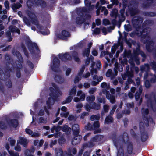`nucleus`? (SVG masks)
<instances>
[{
    "instance_id": "obj_1",
    "label": "nucleus",
    "mask_w": 156,
    "mask_h": 156,
    "mask_svg": "<svg viewBox=\"0 0 156 156\" xmlns=\"http://www.w3.org/2000/svg\"><path fill=\"white\" fill-rule=\"evenodd\" d=\"M4 73L0 68V79L5 82L6 86L9 88L12 87V83L11 80L9 79L10 77V72H12V69L9 66H7L5 68Z\"/></svg>"
},
{
    "instance_id": "obj_2",
    "label": "nucleus",
    "mask_w": 156,
    "mask_h": 156,
    "mask_svg": "<svg viewBox=\"0 0 156 156\" xmlns=\"http://www.w3.org/2000/svg\"><path fill=\"white\" fill-rule=\"evenodd\" d=\"M27 15L31 20H30L27 17L24 16L23 18V20L24 23L27 25L30 26L31 23L32 24L36 26L37 28L39 29L42 30V28L43 27L39 24L37 18L35 14L33 12L29 11L27 13Z\"/></svg>"
},
{
    "instance_id": "obj_3",
    "label": "nucleus",
    "mask_w": 156,
    "mask_h": 156,
    "mask_svg": "<svg viewBox=\"0 0 156 156\" xmlns=\"http://www.w3.org/2000/svg\"><path fill=\"white\" fill-rule=\"evenodd\" d=\"M25 43L29 51L33 56L36 55L34 49V47L38 54L40 52V50L37 44L35 42H32L30 39H27L26 40Z\"/></svg>"
},
{
    "instance_id": "obj_4",
    "label": "nucleus",
    "mask_w": 156,
    "mask_h": 156,
    "mask_svg": "<svg viewBox=\"0 0 156 156\" xmlns=\"http://www.w3.org/2000/svg\"><path fill=\"white\" fill-rule=\"evenodd\" d=\"M16 55L20 62V63L18 64L19 66H17L16 67V77L18 78H20L21 76L20 70L23 68L21 63H23V60L20 53L19 51H16Z\"/></svg>"
},
{
    "instance_id": "obj_5",
    "label": "nucleus",
    "mask_w": 156,
    "mask_h": 156,
    "mask_svg": "<svg viewBox=\"0 0 156 156\" xmlns=\"http://www.w3.org/2000/svg\"><path fill=\"white\" fill-rule=\"evenodd\" d=\"M52 87H50L49 88L50 92L49 98H58V96L60 91L59 87L54 83H51Z\"/></svg>"
},
{
    "instance_id": "obj_6",
    "label": "nucleus",
    "mask_w": 156,
    "mask_h": 156,
    "mask_svg": "<svg viewBox=\"0 0 156 156\" xmlns=\"http://www.w3.org/2000/svg\"><path fill=\"white\" fill-rule=\"evenodd\" d=\"M136 30H138L137 29ZM151 30V28L149 27L143 28L142 31H140L139 33L138 32L139 31L137 30L136 33L137 34H136V35L138 36H141V39H145L146 38L150 39V37L149 34Z\"/></svg>"
},
{
    "instance_id": "obj_7",
    "label": "nucleus",
    "mask_w": 156,
    "mask_h": 156,
    "mask_svg": "<svg viewBox=\"0 0 156 156\" xmlns=\"http://www.w3.org/2000/svg\"><path fill=\"white\" fill-rule=\"evenodd\" d=\"M143 21V18L140 16L134 17L132 20L133 27L137 30L141 29Z\"/></svg>"
},
{
    "instance_id": "obj_8",
    "label": "nucleus",
    "mask_w": 156,
    "mask_h": 156,
    "mask_svg": "<svg viewBox=\"0 0 156 156\" xmlns=\"http://www.w3.org/2000/svg\"><path fill=\"white\" fill-rule=\"evenodd\" d=\"M141 42L144 44H146V48L147 51L150 52L152 51L153 47L154 46V43L152 40H149L147 39H141Z\"/></svg>"
},
{
    "instance_id": "obj_9",
    "label": "nucleus",
    "mask_w": 156,
    "mask_h": 156,
    "mask_svg": "<svg viewBox=\"0 0 156 156\" xmlns=\"http://www.w3.org/2000/svg\"><path fill=\"white\" fill-rule=\"evenodd\" d=\"M60 63V61L57 57H55L54 58L52 61V65L51 66L52 70L55 72H58Z\"/></svg>"
},
{
    "instance_id": "obj_10",
    "label": "nucleus",
    "mask_w": 156,
    "mask_h": 156,
    "mask_svg": "<svg viewBox=\"0 0 156 156\" xmlns=\"http://www.w3.org/2000/svg\"><path fill=\"white\" fill-rule=\"evenodd\" d=\"M58 56L59 58L62 61L66 62L67 61H71L72 60V56L68 52H66L64 53H62L59 54Z\"/></svg>"
},
{
    "instance_id": "obj_11",
    "label": "nucleus",
    "mask_w": 156,
    "mask_h": 156,
    "mask_svg": "<svg viewBox=\"0 0 156 156\" xmlns=\"http://www.w3.org/2000/svg\"><path fill=\"white\" fill-rule=\"evenodd\" d=\"M70 36V33L66 30H62L60 34H58L57 37L59 39L63 40L67 39L68 37Z\"/></svg>"
},
{
    "instance_id": "obj_12",
    "label": "nucleus",
    "mask_w": 156,
    "mask_h": 156,
    "mask_svg": "<svg viewBox=\"0 0 156 156\" xmlns=\"http://www.w3.org/2000/svg\"><path fill=\"white\" fill-rule=\"evenodd\" d=\"M154 2V0H146L142 4V7L144 9H145L150 8L153 6Z\"/></svg>"
},
{
    "instance_id": "obj_13",
    "label": "nucleus",
    "mask_w": 156,
    "mask_h": 156,
    "mask_svg": "<svg viewBox=\"0 0 156 156\" xmlns=\"http://www.w3.org/2000/svg\"><path fill=\"white\" fill-rule=\"evenodd\" d=\"M128 11L131 16H133L139 12V10L137 7H129Z\"/></svg>"
},
{
    "instance_id": "obj_14",
    "label": "nucleus",
    "mask_w": 156,
    "mask_h": 156,
    "mask_svg": "<svg viewBox=\"0 0 156 156\" xmlns=\"http://www.w3.org/2000/svg\"><path fill=\"white\" fill-rule=\"evenodd\" d=\"M87 11V9L85 8H79L77 11V14L78 16L81 17H84Z\"/></svg>"
},
{
    "instance_id": "obj_15",
    "label": "nucleus",
    "mask_w": 156,
    "mask_h": 156,
    "mask_svg": "<svg viewBox=\"0 0 156 156\" xmlns=\"http://www.w3.org/2000/svg\"><path fill=\"white\" fill-rule=\"evenodd\" d=\"M35 4L36 6H40L42 8H45L46 6V3L43 0H34Z\"/></svg>"
},
{
    "instance_id": "obj_16",
    "label": "nucleus",
    "mask_w": 156,
    "mask_h": 156,
    "mask_svg": "<svg viewBox=\"0 0 156 156\" xmlns=\"http://www.w3.org/2000/svg\"><path fill=\"white\" fill-rule=\"evenodd\" d=\"M101 137V136H96L92 138L88 144V147H92L94 145L95 143L98 141Z\"/></svg>"
},
{
    "instance_id": "obj_17",
    "label": "nucleus",
    "mask_w": 156,
    "mask_h": 156,
    "mask_svg": "<svg viewBox=\"0 0 156 156\" xmlns=\"http://www.w3.org/2000/svg\"><path fill=\"white\" fill-rule=\"evenodd\" d=\"M18 143H20L25 147H27L28 143L27 140L23 137H20L19 139L17 140Z\"/></svg>"
},
{
    "instance_id": "obj_18",
    "label": "nucleus",
    "mask_w": 156,
    "mask_h": 156,
    "mask_svg": "<svg viewBox=\"0 0 156 156\" xmlns=\"http://www.w3.org/2000/svg\"><path fill=\"white\" fill-rule=\"evenodd\" d=\"M72 56L73 58L74 61L77 62H80V60L79 57V54L77 52L73 51L71 52Z\"/></svg>"
},
{
    "instance_id": "obj_19",
    "label": "nucleus",
    "mask_w": 156,
    "mask_h": 156,
    "mask_svg": "<svg viewBox=\"0 0 156 156\" xmlns=\"http://www.w3.org/2000/svg\"><path fill=\"white\" fill-rule=\"evenodd\" d=\"M86 21V18L80 16L76 17L75 20L76 23L79 25H81Z\"/></svg>"
},
{
    "instance_id": "obj_20",
    "label": "nucleus",
    "mask_w": 156,
    "mask_h": 156,
    "mask_svg": "<svg viewBox=\"0 0 156 156\" xmlns=\"http://www.w3.org/2000/svg\"><path fill=\"white\" fill-rule=\"evenodd\" d=\"M140 69L142 72H148L150 69L149 65L148 63L144 64V65L141 66Z\"/></svg>"
},
{
    "instance_id": "obj_21",
    "label": "nucleus",
    "mask_w": 156,
    "mask_h": 156,
    "mask_svg": "<svg viewBox=\"0 0 156 156\" xmlns=\"http://www.w3.org/2000/svg\"><path fill=\"white\" fill-rule=\"evenodd\" d=\"M54 79L55 81L58 83L61 84L64 82V79L58 75H56L55 76Z\"/></svg>"
},
{
    "instance_id": "obj_22",
    "label": "nucleus",
    "mask_w": 156,
    "mask_h": 156,
    "mask_svg": "<svg viewBox=\"0 0 156 156\" xmlns=\"http://www.w3.org/2000/svg\"><path fill=\"white\" fill-rule=\"evenodd\" d=\"M25 131L27 134L31 135L32 137H37L39 135V133L35 132L33 133L31 130L29 129H26Z\"/></svg>"
},
{
    "instance_id": "obj_23",
    "label": "nucleus",
    "mask_w": 156,
    "mask_h": 156,
    "mask_svg": "<svg viewBox=\"0 0 156 156\" xmlns=\"http://www.w3.org/2000/svg\"><path fill=\"white\" fill-rule=\"evenodd\" d=\"M18 125L17 121L15 119H12L10 121L9 123V126L11 128H15L17 127Z\"/></svg>"
},
{
    "instance_id": "obj_24",
    "label": "nucleus",
    "mask_w": 156,
    "mask_h": 156,
    "mask_svg": "<svg viewBox=\"0 0 156 156\" xmlns=\"http://www.w3.org/2000/svg\"><path fill=\"white\" fill-rule=\"evenodd\" d=\"M143 15L146 16L150 17H154L156 16V12H144L143 13Z\"/></svg>"
},
{
    "instance_id": "obj_25",
    "label": "nucleus",
    "mask_w": 156,
    "mask_h": 156,
    "mask_svg": "<svg viewBox=\"0 0 156 156\" xmlns=\"http://www.w3.org/2000/svg\"><path fill=\"white\" fill-rule=\"evenodd\" d=\"M153 21L151 20H147L144 21L142 25V27L143 28L144 27L149 26H150L153 24Z\"/></svg>"
},
{
    "instance_id": "obj_26",
    "label": "nucleus",
    "mask_w": 156,
    "mask_h": 156,
    "mask_svg": "<svg viewBox=\"0 0 156 156\" xmlns=\"http://www.w3.org/2000/svg\"><path fill=\"white\" fill-rule=\"evenodd\" d=\"M76 94V88L75 87H73L69 91V95L67 98H73V96L75 95Z\"/></svg>"
},
{
    "instance_id": "obj_27",
    "label": "nucleus",
    "mask_w": 156,
    "mask_h": 156,
    "mask_svg": "<svg viewBox=\"0 0 156 156\" xmlns=\"http://www.w3.org/2000/svg\"><path fill=\"white\" fill-rule=\"evenodd\" d=\"M142 51L140 50V45L139 43L137 44V47L136 48V50L133 51V53L135 56H137L140 55V53Z\"/></svg>"
},
{
    "instance_id": "obj_28",
    "label": "nucleus",
    "mask_w": 156,
    "mask_h": 156,
    "mask_svg": "<svg viewBox=\"0 0 156 156\" xmlns=\"http://www.w3.org/2000/svg\"><path fill=\"white\" fill-rule=\"evenodd\" d=\"M81 136H76L73 139L72 142V143L73 145H76L79 143L81 140Z\"/></svg>"
},
{
    "instance_id": "obj_29",
    "label": "nucleus",
    "mask_w": 156,
    "mask_h": 156,
    "mask_svg": "<svg viewBox=\"0 0 156 156\" xmlns=\"http://www.w3.org/2000/svg\"><path fill=\"white\" fill-rule=\"evenodd\" d=\"M21 47L22 48V49L23 51L24 52V53L25 55V56H26V57L27 58H29V53L28 52V51L24 45V44L23 43H22L21 44Z\"/></svg>"
},
{
    "instance_id": "obj_30",
    "label": "nucleus",
    "mask_w": 156,
    "mask_h": 156,
    "mask_svg": "<svg viewBox=\"0 0 156 156\" xmlns=\"http://www.w3.org/2000/svg\"><path fill=\"white\" fill-rule=\"evenodd\" d=\"M34 1L28 0L27 2V5L29 9L32 8L34 7Z\"/></svg>"
},
{
    "instance_id": "obj_31",
    "label": "nucleus",
    "mask_w": 156,
    "mask_h": 156,
    "mask_svg": "<svg viewBox=\"0 0 156 156\" xmlns=\"http://www.w3.org/2000/svg\"><path fill=\"white\" fill-rule=\"evenodd\" d=\"M143 89L142 86H140L138 90L137 91L135 94V98H140V96L142 93Z\"/></svg>"
},
{
    "instance_id": "obj_32",
    "label": "nucleus",
    "mask_w": 156,
    "mask_h": 156,
    "mask_svg": "<svg viewBox=\"0 0 156 156\" xmlns=\"http://www.w3.org/2000/svg\"><path fill=\"white\" fill-rule=\"evenodd\" d=\"M106 76L108 77L111 76V79L115 77L114 74L112 73V71L111 69H108L106 73Z\"/></svg>"
},
{
    "instance_id": "obj_33",
    "label": "nucleus",
    "mask_w": 156,
    "mask_h": 156,
    "mask_svg": "<svg viewBox=\"0 0 156 156\" xmlns=\"http://www.w3.org/2000/svg\"><path fill=\"white\" fill-rule=\"evenodd\" d=\"M125 9H124V8H122L120 11L121 15L122 17V19H119V20L121 22H123L125 20V17L124 15Z\"/></svg>"
},
{
    "instance_id": "obj_34",
    "label": "nucleus",
    "mask_w": 156,
    "mask_h": 156,
    "mask_svg": "<svg viewBox=\"0 0 156 156\" xmlns=\"http://www.w3.org/2000/svg\"><path fill=\"white\" fill-rule=\"evenodd\" d=\"M43 142V140H41L39 142L38 140H35L34 141V144L35 146H36L37 144H38L37 147V148H38V147H39L42 145Z\"/></svg>"
},
{
    "instance_id": "obj_35",
    "label": "nucleus",
    "mask_w": 156,
    "mask_h": 156,
    "mask_svg": "<svg viewBox=\"0 0 156 156\" xmlns=\"http://www.w3.org/2000/svg\"><path fill=\"white\" fill-rule=\"evenodd\" d=\"M90 50L88 48L85 49L83 51L82 55L83 57H88L89 56Z\"/></svg>"
},
{
    "instance_id": "obj_36",
    "label": "nucleus",
    "mask_w": 156,
    "mask_h": 156,
    "mask_svg": "<svg viewBox=\"0 0 156 156\" xmlns=\"http://www.w3.org/2000/svg\"><path fill=\"white\" fill-rule=\"evenodd\" d=\"M22 7V5L19 2H17L16 4H14L12 6V8L13 10H16L20 9Z\"/></svg>"
},
{
    "instance_id": "obj_37",
    "label": "nucleus",
    "mask_w": 156,
    "mask_h": 156,
    "mask_svg": "<svg viewBox=\"0 0 156 156\" xmlns=\"http://www.w3.org/2000/svg\"><path fill=\"white\" fill-rule=\"evenodd\" d=\"M149 65L152 67V69L156 72V62L154 61H151L149 62Z\"/></svg>"
},
{
    "instance_id": "obj_38",
    "label": "nucleus",
    "mask_w": 156,
    "mask_h": 156,
    "mask_svg": "<svg viewBox=\"0 0 156 156\" xmlns=\"http://www.w3.org/2000/svg\"><path fill=\"white\" fill-rule=\"evenodd\" d=\"M61 127L60 126H53L52 128L51 129V131L52 133H53L55 130L56 132H57L58 131L61 129Z\"/></svg>"
},
{
    "instance_id": "obj_39",
    "label": "nucleus",
    "mask_w": 156,
    "mask_h": 156,
    "mask_svg": "<svg viewBox=\"0 0 156 156\" xmlns=\"http://www.w3.org/2000/svg\"><path fill=\"white\" fill-rule=\"evenodd\" d=\"M0 92L2 94L5 95V88L4 85L0 81Z\"/></svg>"
},
{
    "instance_id": "obj_40",
    "label": "nucleus",
    "mask_w": 156,
    "mask_h": 156,
    "mask_svg": "<svg viewBox=\"0 0 156 156\" xmlns=\"http://www.w3.org/2000/svg\"><path fill=\"white\" fill-rule=\"evenodd\" d=\"M113 119L110 116H108L106 118L105 121V123L109 124L112 122Z\"/></svg>"
},
{
    "instance_id": "obj_41",
    "label": "nucleus",
    "mask_w": 156,
    "mask_h": 156,
    "mask_svg": "<svg viewBox=\"0 0 156 156\" xmlns=\"http://www.w3.org/2000/svg\"><path fill=\"white\" fill-rule=\"evenodd\" d=\"M17 28V27L16 26H13L11 25L9 27V29L11 32L12 33H16V30Z\"/></svg>"
},
{
    "instance_id": "obj_42",
    "label": "nucleus",
    "mask_w": 156,
    "mask_h": 156,
    "mask_svg": "<svg viewBox=\"0 0 156 156\" xmlns=\"http://www.w3.org/2000/svg\"><path fill=\"white\" fill-rule=\"evenodd\" d=\"M85 65H83L82 66L81 68H80V70L78 73V75L79 76H81L83 74L85 69Z\"/></svg>"
},
{
    "instance_id": "obj_43",
    "label": "nucleus",
    "mask_w": 156,
    "mask_h": 156,
    "mask_svg": "<svg viewBox=\"0 0 156 156\" xmlns=\"http://www.w3.org/2000/svg\"><path fill=\"white\" fill-rule=\"evenodd\" d=\"M62 129L63 131L67 132H70L71 130V129L70 128L68 127L66 125L64 126Z\"/></svg>"
},
{
    "instance_id": "obj_44",
    "label": "nucleus",
    "mask_w": 156,
    "mask_h": 156,
    "mask_svg": "<svg viewBox=\"0 0 156 156\" xmlns=\"http://www.w3.org/2000/svg\"><path fill=\"white\" fill-rule=\"evenodd\" d=\"M72 129L73 131L78 132L79 129L78 125L77 124L73 125L72 126Z\"/></svg>"
},
{
    "instance_id": "obj_45",
    "label": "nucleus",
    "mask_w": 156,
    "mask_h": 156,
    "mask_svg": "<svg viewBox=\"0 0 156 156\" xmlns=\"http://www.w3.org/2000/svg\"><path fill=\"white\" fill-rule=\"evenodd\" d=\"M140 55H141V57H142V61L144 62L145 61V60H146V58H147L146 55L142 51H141V52L140 53Z\"/></svg>"
},
{
    "instance_id": "obj_46",
    "label": "nucleus",
    "mask_w": 156,
    "mask_h": 156,
    "mask_svg": "<svg viewBox=\"0 0 156 156\" xmlns=\"http://www.w3.org/2000/svg\"><path fill=\"white\" fill-rule=\"evenodd\" d=\"M100 29L98 28H96L93 31V34L95 35H98L100 33Z\"/></svg>"
},
{
    "instance_id": "obj_47",
    "label": "nucleus",
    "mask_w": 156,
    "mask_h": 156,
    "mask_svg": "<svg viewBox=\"0 0 156 156\" xmlns=\"http://www.w3.org/2000/svg\"><path fill=\"white\" fill-rule=\"evenodd\" d=\"M10 156H19V154L17 153H15L14 151H8Z\"/></svg>"
},
{
    "instance_id": "obj_48",
    "label": "nucleus",
    "mask_w": 156,
    "mask_h": 156,
    "mask_svg": "<svg viewBox=\"0 0 156 156\" xmlns=\"http://www.w3.org/2000/svg\"><path fill=\"white\" fill-rule=\"evenodd\" d=\"M121 64L123 66H125L126 65H127L128 63V60L127 58H124L121 62Z\"/></svg>"
},
{
    "instance_id": "obj_49",
    "label": "nucleus",
    "mask_w": 156,
    "mask_h": 156,
    "mask_svg": "<svg viewBox=\"0 0 156 156\" xmlns=\"http://www.w3.org/2000/svg\"><path fill=\"white\" fill-rule=\"evenodd\" d=\"M20 144V143H18L17 142V145L14 148L15 150L18 151H20L21 150V147Z\"/></svg>"
},
{
    "instance_id": "obj_50",
    "label": "nucleus",
    "mask_w": 156,
    "mask_h": 156,
    "mask_svg": "<svg viewBox=\"0 0 156 156\" xmlns=\"http://www.w3.org/2000/svg\"><path fill=\"white\" fill-rule=\"evenodd\" d=\"M27 62L29 67L31 69L34 68V66L32 62L29 60H27Z\"/></svg>"
},
{
    "instance_id": "obj_51",
    "label": "nucleus",
    "mask_w": 156,
    "mask_h": 156,
    "mask_svg": "<svg viewBox=\"0 0 156 156\" xmlns=\"http://www.w3.org/2000/svg\"><path fill=\"white\" fill-rule=\"evenodd\" d=\"M117 156H123V151L122 148L118 150Z\"/></svg>"
},
{
    "instance_id": "obj_52",
    "label": "nucleus",
    "mask_w": 156,
    "mask_h": 156,
    "mask_svg": "<svg viewBox=\"0 0 156 156\" xmlns=\"http://www.w3.org/2000/svg\"><path fill=\"white\" fill-rule=\"evenodd\" d=\"M103 24L105 26L109 25L110 24L109 20L107 19H104L103 21Z\"/></svg>"
},
{
    "instance_id": "obj_53",
    "label": "nucleus",
    "mask_w": 156,
    "mask_h": 156,
    "mask_svg": "<svg viewBox=\"0 0 156 156\" xmlns=\"http://www.w3.org/2000/svg\"><path fill=\"white\" fill-rule=\"evenodd\" d=\"M83 105L81 104H78L76 106V108L77 109H78L77 110V112L79 113L81 111V108L82 107Z\"/></svg>"
},
{
    "instance_id": "obj_54",
    "label": "nucleus",
    "mask_w": 156,
    "mask_h": 156,
    "mask_svg": "<svg viewBox=\"0 0 156 156\" xmlns=\"http://www.w3.org/2000/svg\"><path fill=\"white\" fill-rule=\"evenodd\" d=\"M84 2L85 5L86 7L90 6L91 4V2L89 0H84Z\"/></svg>"
},
{
    "instance_id": "obj_55",
    "label": "nucleus",
    "mask_w": 156,
    "mask_h": 156,
    "mask_svg": "<svg viewBox=\"0 0 156 156\" xmlns=\"http://www.w3.org/2000/svg\"><path fill=\"white\" fill-rule=\"evenodd\" d=\"M41 34L44 35H48L50 34V31L48 29H47L45 31H41Z\"/></svg>"
},
{
    "instance_id": "obj_56",
    "label": "nucleus",
    "mask_w": 156,
    "mask_h": 156,
    "mask_svg": "<svg viewBox=\"0 0 156 156\" xmlns=\"http://www.w3.org/2000/svg\"><path fill=\"white\" fill-rule=\"evenodd\" d=\"M99 118L100 117L99 116L95 115L92 116L90 118L91 120L92 121H93L94 120H98Z\"/></svg>"
},
{
    "instance_id": "obj_57",
    "label": "nucleus",
    "mask_w": 156,
    "mask_h": 156,
    "mask_svg": "<svg viewBox=\"0 0 156 156\" xmlns=\"http://www.w3.org/2000/svg\"><path fill=\"white\" fill-rule=\"evenodd\" d=\"M94 129H96L98 128L99 126V122L98 121H97L94 123Z\"/></svg>"
},
{
    "instance_id": "obj_58",
    "label": "nucleus",
    "mask_w": 156,
    "mask_h": 156,
    "mask_svg": "<svg viewBox=\"0 0 156 156\" xmlns=\"http://www.w3.org/2000/svg\"><path fill=\"white\" fill-rule=\"evenodd\" d=\"M124 26L125 29L126 31H129L131 30V28L129 25H126L125 24Z\"/></svg>"
},
{
    "instance_id": "obj_59",
    "label": "nucleus",
    "mask_w": 156,
    "mask_h": 156,
    "mask_svg": "<svg viewBox=\"0 0 156 156\" xmlns=\"http://www.w3.org/2000/svg\"><path fill=\"white\" fill-rule=\"evenodd\" d=\"M71 69L70 68H68L66 70V76H68L71 73Z\"/></svg>"
},
{
    "instance_id": "obj_60",
    "label": "nucleus",
    "mask_w": 156,
    "mask_h": 156,
    "mask_svg": "<svg viewBox=\"0 0 156 156\" xmlns=\"http://www.w3.org/2000/svg\"><path fill=\"white\" fill-rule=\"evenodd\" d=\"M87 58L85 60V65L86 66L88 65L89 64L90 62V58H89V57H87Z\"/></svg>"
},
{
    "instance_id": "obj_61",
    "label": "nucleus",
    "mask_w": 156,
    "mask_h": 156,
    "mask_svg": "<svg viewBox=\"0 0 156 156\" xmlns=\"http://www.w3.org/2000/svg\"><path fill=\"white\" fill-rule=\"evenodd\" d=\"M106 98H115V96L113 95H111L109 91H108V92L106 94Z\"/></svg>"
},
{
    "instance_id": "obj_62",
    "label": "nucleus",
    "mask_w": 156,
    "mask_h": 156,
    "mask_svg": "<svg viewBox=\"0 0 156 156\" xmlns=\"http://www.w3.org/2000/svg\"><path fill=\"white\" fill-rule=\"evenodd\" d=\"M71 98H67L65 101H63V104L68 103L71 102Z\"/></svg>"
},
{
    "instance_id": "obj_63",
    "label": "nucleus",
    "mask_w": 156,
    "mask_h": 156,
    "mask_svg": "<svg viewBox=\"0 0 156 156\" xmlns=\"http://www.w3.org/2000/svg\"><path fill=\"white\" fill-rule=\"evenodd\" d=\"M145 85L146 87L149 88L150 86V84L149 81L148 80H146L145 82Z\"/></svg>"
},
{
    "instance_id": "obj_64",
    "label": "nucleus",
    "mask_w": 156,
    "mask_h": 156,
    "mask_svg": "<svg viewBox=\"0 0 156 156\" xmlns=\"http://www.w3.org/2000/svg\"><path fill=\"white\" fill-rule=\"evenodd\" d=\"M5 6L7 9H9V4L8 1H6L4 2Z\"/></svg>"
}]
</instances>
